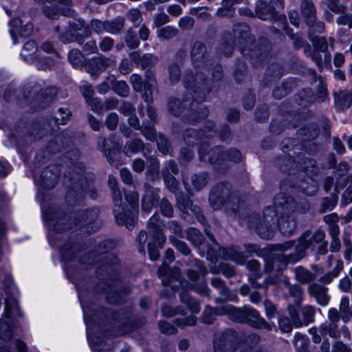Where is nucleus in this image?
Returning a JSON list of instances; mask_svg holds the SVG:
<instances>
[{
    "instance_id": "f257e3e1",
    "label": "nucleus",
    "mask_w": 352,
    "mask_h": 352,
    "mask_svg": "<svg viewBox=\"0 0 352 352\" xmlns=\"http://www.w3.org/2000/svg\"><path fill=\"white\" fill-rule=\"evenodd\" d=\"M325 233L322 230H318L312 234L307 231L299 238L298 243L295 248V253L289 256L278 255L273 257L272 260H267L265 265V271L271 272L274 268L277 267V273L282 270V265L285 266L288 263H296L305 256V252L307 249L312 247L314 243H320L318 252L324 254L327 252V243L324 241Z\"/></svg>"
},
{
    "instance_id": "f03ea898",
    "label": "nucleus",
    "mask_w": 352,
    "mask_h": 352,
    "mask_svg": "<svg viewBox=\"0 0 352 352\" xmlns=\"http://www.w3.org/2000/svg\"><path fill=\"white\" fill-rule=\"evenodd\" d=\"M281 212L278 219L280 231L285 235L292 234L296 228V221L293 214L287 210H282L281 205L276 201L275 207H268L263 211V221L256 227L258 234L264 239H269L273 236V227L275 225L277 212Z\"/></svg>"
},
{
    "instance_id": "7ed1b4c3",
    "label": "nucleus",
    "mask_w": 352,
    "mask_h": 352,
    "mask_svg": "<svg viewBox=\"0 0 352 352\" xmlns=\"http://www.w3.org/2000/svg\"><path fill=\"white\" fill-rule=\"evenodd\" d=\"M108 184L112 191V197L116 208L113 210L116 222L120 225H124L129 230L131 229L137 221V203L139 196L137 192H131L130 197L126 196V199L129 202V208L122 206V195L116 188L117 179L113 176H109Z\"/></svg>"
},
{
    "instance_id": "20e7f679",
    "label": "nucleus",
    "mask_w": 352,
    "mask_h": 352,
    "mask_svg": "<svg viewBox=\"0 0 352 352\" xmlns=\"http://www.w3.org/2000/svg\"><path fill=\"white\" fill-rule=\"evenodd\" d=\"M219 314L228 315L230 320L237 322H246L252 327L263 328L269 331L272 329V325L260 317L256 310L248 306L240 309L225 305L220 307Z\"/></svg>"
},
{
    "instance_id": "39448f33",
    "label": "nucleus",
    "mask_w": 352,
    "mask_h": 352,
    "mask_svg": "<svg viewBox=\"0 0 352 352\" xmlns=\"http://www.w3.org/2000/svg\"><path fill=\"white\" fill-rule=\"evenodd\" d=\"M328 317L331 322V323L322 324L318 329L316 328H311L309 329V333L312 335V340L314 342H320L322 338L324 340L327 335L331 338H336L338 336L339 331L336 325L334 324L340 318L338 311L334 308L330 309L328 312Z\"/></svg>"
},
{
    "instance_id": "423d86ee",
    "label": "nucleus",
    "mask_w": 352,
    "mask_h": 352,
    "mask_svg": "<svg viewBox=\"0 0 352 352\" xmlns=\"http://www.w3.org/2000/svg\"><path fill=\"white\" fill-rule=\"evenodd\" d=\"M174 252L171 249L166 250L165 252V261L158 270L159 276L164 285H170L172 289L177 286L176 283L182 285L180 281V272L177 269H170L167 263L174 260Z\"/></svg>"
},
{
    "instance_id": "0eeeda50",
    "label": "nucleus",
    "mask_w": 352,
    "mask_h": 352,
    "mask_svg": "<svg viewBox=\"0 0 352 352\" xmlns=\"http://www.w3.org/2000/svg\"><path fill=\"white\" fill-rule=\"evenodd\" d=\"M206 151V148H201L199 149L200 159L203 161H208L211 164L218 163L221 159L224 160L226 156L228 157L230 160L234 162H239L241 158V153L237 150H232L229 154H226L222 152L220 148H215L208 152V157H206L205 155V151Z\"/></svg>"
},
{
    "instance_id": "6e6552de",
    "label": "nucleus",
    "mask_w": 352,
    "mask_h": 352,
    "mask_svg": "<svg viewBox=\"0 0 352 352\" xmlns=\"http://www.w3.org/2000/svg\"><path fill=\"white\" fill-rule=\"evenodd\" d=\"M179 295L181 300L187 305L191 314L187 318L182 320L181 323L179 319H177L175 322L178 326L194 325L196 323L195 314L199 313L200 311L199 304L197 300L191 299L188 292L186 291H182L180 292Z\"/></svg>"
},
{
    "instance_id": "1a4fd4ad",
    "label": "nucleus",
    "mask_w": 352,
    "mask_h": 352,
    "mask_svg": "<svg viewBox=\"0 0 352 352\" xmlns=\"http://www.w3.org/2000/svg\"><path fill=\"white\" fill-rule=\"evenodd\" d=\"M78 24H76L72 29L67 32L65 34L60 36V41L64 43L76 41L79 44H82V41L80 38L82 34L85 36L88 37L91 34V32L89 27L85 26L84 24L78 21Z\"/></svg>"
},
{
    "instance_id": "9d476101",
    "label": "nucleus",
    "mask_w": 352,
    "mask_h": 352,
    "mask_svg": "<svg viewBox=\"0 0 352 352\" xmlns=\"http://www.w3.org/2000/svg\"><path fill=\"white\" fill-rule=\"evenodd\" d=\"M116 61L113 59L105 58L102 56L92 58L86 66V69L91 75H96L108 67L115 66Z\"/></svg>"
},
{
    "instance_id": "9b49d317",
    "label": "nucleus",
    "mask_w": 352,
    "mask_h": 352,
    "mask_svg": "<svg viewBox=\"0 0 352 352\" xmlns=\"http://www.w3.org/2000/svg\"><path fill=\"white\" fill-rule=\"evenodd\" d=\"M199 269V274L196 271L190 270L187 272L189 280L192 282L191 287L193 289L201 295L208 296V289L206 286V283L204 280H201L199 284L196 283V281L199 279V274L202 276H205L207 273V270L202 266L201 264L198 265Z\"/></svg>"
},
{
    "instance_id": "f8f14e48",
    "label": "nucleus",
    "mask_w": 352,
    "mask_h": 352,
    "mask_svg": "<svg viewBox=\"0 0 352 352\" xmlns=\"http://www.w3.org/2000/svg\"><path fill=\"white\" fill-rule=\"evenodd\" d=\"M288 311L292 318V322L287 318H282L278 321L279 327L283 332H290L292 329V324L296 327H300L303 323L299 318L296 307L292 305H288Z\"/></svg>"
},
{
    "instance_id": "ddd939ff",
    "label": "nucleus",
    "mask_w": 352,
    "mask_h": 352,
    "mask_svg": "<svg viewBox=\"0 0 352 352\" xmlns=\"http://www.w3.org/2000/svg\"><path fill=\"white\" fill-rule=\"evenodd\" d=\"M162 226L159 222V215L153 214L148 220V228L160 247L166 241V236L162 233Z\"/></svg>"
},
{
    "instance_id": "4468645a",
    "label": "nucleus",
    "mask_w": 352,
    "mask_h": 352,
    "mask_svg": "<svg viewBox=\"0 0 352 352\" xmlns=\"http://www.w3.org/2000/svg\"><path fill=\"white\" fill-rule=\"evenodd\" d=\"M327 288L314 283L308 287L309 294L314 297L317 302L321 306H326L329 303V298L327 294Z\"/></svg>"
},
{
    "instance_id": "2eb2a0df",
    "label": "nucleus",
    "mask_w": 352,
    "mask_h": 352,
    "mask_svg": "<svg viewBox=\"0 0 352 352\" xmlns=\"http://www.w3.org/2000/svg\"><path fill=\"white\" fill-rule=\"evenodd\" d=\"M280 199H283L282 195L276 196V201L278 202L279 205H281V209L287 210L289 212H292L293 215L296 212L304 213L309 209V205L307 202L301 203L300 206H298L292 199H287L284 202L280 201Z\"/></svg>"
},
{
    "instance_id": "dca6fc26",
    "label": "nucleus",
    "mask_w": 352,
    "mask_h": 352,
    "mask_svg": "<svg viewBox=\"0 0 352 352\" xmlns=\"http://www.w3.org/2000/svg\"><path fill=\"white\" fill-rule=\"evenodd\" d=\"M144 136L151 141L156 140L159 150L164 154L168 152V146L167 140L163 137L160 136L158 139L156 138V133L153 128H144L142 130Z\"/></svg>"
},
{
    "instance_id": "f3484780",
    "label": "nucleus",
    "mask_w": 352,
    "mask_h": 352,
    "mask_svg": "<svg viewBox=\"0 0 352 352\" xmlns=\"http://www.w3.org/2000/svg\"><path fill=\"white\" fill-rule=\"evenodd\" d=\"M327 6L331 11L335 13L341 14V16L338 19V22L339 23L348 25L350 27H352V21H350L349 16L345 14L344 8L340 5L336 0L328 1Z\"/></svg>"
},
{
    "instance_id": "a211bd4d",
    "label": "nucleus",
    "mask_w": 352,
    "mask_h": 352,
    "mask_svg": "<svg viewBox=\"0 0 352 352\" xmlns=\"http://www.w3.org/2000/svg\"><path fill=\"white\" fill-rule=\"evenodd\" d=\"M274 8L268 5L265 1H259L256 5V14L257 16L262 19L266 20L270 17L275 16Z\"/></svg>"
},
{
    "instance_id": "6ab92c4d",
    "label": "nucleus",
    "mask_w": 352,
    "mask_h": 352,
    "mask_svg": "<svg viewBox=\"0 0 352 352\" xmlns=\"http://www.w3.org/2000/svg\"><path fill=\"white\" fill-rule=\"evenodd\" d=\"M158 198V192L156 189L148 190L142 198V211L146 213L151 212Z\"/></svg>"
},
{
    "instance_id": "aec40b11",
    "label": "nucleus",
    "mask_w": 352,
    "mask_h": 352,
    "mask_svg": "<svg viewBox=\"0 0 352 352\" xmlns=\"http://www.w3.org/2000/svg\"><path fill=\"white\" fill-rule=\"evenodd\" d=\"M219 254L224 259L232 260L237 263H242L244 261V256L239 252L238 247L221 248Z\"/></svg>"
},
{
    "instance_id": "412c9836",
    "label": "nucleus",
    "mask_w": 352,
    "mask_h": 352,
    "mask_svg": "<svg viewBox=\"0 0 352 352\" xmlns=\"http://www.w3.org/2000/svg\"><path fill=\"white\" fill-rule=\"evenodd\" d=\"M204 78L202 75H196L195 78L193 81V85L186 81V87L188 89L191 90L196 94V96L194 97V100L197 101L198 102H201L204 100L205 94L202 93H199V91L201 89L203 86Z\"/></svg>"
},
{
    "instance_id": "4be33fe9",
    "label": "nucleus",
    "mask_w": 352,
    "mask_h": 352,
    "mask_svg": "<svg viewBox=\"0 0 352 352\" xmlns=\"http://www.w3.org/2000/svg\"><path fill=\"white\" fill-rule=\"evenodd\" d=\"M301 10L305 17L307 18V23L309 25H314L316 22V9L311 0H302Z\"/></svg>"
},
{
    "instance_id": "5701e85b",
    "label": "nucleus",
    "mask_w": 352,
    "mask_h": 352,
    "mask_svg": "<svg viewBox=\"0 0 352 352\" xmlns=\"http://www.w3.org/2000/svg\"><path fill=\"white\" fill-rule=\"evenodd\" d=\"M206 47L201 43H197L192 49V60L194 65L204 63Z\"/></svg>"
},
{
    "instance_id": "b1692460",
    "label": "nucleus",
    "mask_w": 352,
    "mask_h": 352,
    "mask_svg": "<svg viewBox=\"0 0 352 352\" xmlns=\"http://www.w3.org/2000/svg\"><path fill=\"white\" fill-rule=\"evenodd\" d=\"M296 279L301 283H307L316 278V275L301 266L294 269Z\"/></svg>"
},
{
    "instance_id": "393cba45",
    "label": "nucleus",
    "mask_w": 352,
    "mask_h": 352,
    "mask_svg": "<svg viewBox=\"0 0 352 352\" xmlns=\"http://www.w3.org/2000/svg\"><path fill=\"white\" fill-rule=\"evenodd\" d=\"M41 48L43 51L46 52L47 53L52 54V57L47 56L45 58V60L47 61L46 64L38 66L39 68L45 69L54 64V60L58 57V54L54 50V48L50 42L46 41L43 43Z\"/></svg>"
},
{
    "instance_id": "a878e982",
    "label": "nucleus",
    "mask_w": 352,
    "mask_h": 352,
    "mask_svg": "<svg viewBox=\"0 0 352 352\" xmlns=\"http://www.w3.org/2000/svg\"><path fill=\"white\" fill-rule=\"evenodd\" d=\"M37 51V45L34 41H29L25 43L21 52V56L30 62L34 59V54Z\"/></svg>"
},
{
    "instance_id": "bb28decb",
    "label": "nucleus",
    "mask_w": 352,
    "mask_h": 352,
    "mask_svg": "<svg viewBox=\"0 0 352 352\" xmlns=\"http://www.w3.org/2000/svg\"><path fill=\"white\" fill-rule=\"evenodd\" d=\"M155 87V80L153 78H149L146 82L144 83V87L142 91V96L144 100L148 104L153 100V92Z\"/></svg>"
},
{
    "instance_id": "cd10ccee",
    "label": "nucleus",
    "mask_w": 352,
    "mask_h": 352,
    "mask_svg": "<svg viewBox=\"0 0 352 352\" xmlns=\"http://www.w3.org/2000/svg\"><path fill=\"white\" fill-rule=\"evenodd\" d=\"M343 270V262L339 259L336 261V265L332 271L325 274L320 279L324 283H329L333 278L337 277Z\"/></svg>"
},
{
    "instance_id": "c85d7f7f",
    "label": "nucleus",
    "mask_w": 352,
    "mask_h": 352,
    "mask_svg": "<svg viewBox=\"0 0 352 352\" xmlns=\"http://www.w3.org/2000/svg\"><path fill=\"white\" fill-rule=\"evenodd\" d=\"M242 0H223L222 8L217 10L219 16H232L234 11L232 9L233 5L240 3Z\"/></svg>"
},
{
    "instance_id": "c756f323",
    "label": "nucleus",
    "mask_w": 352,
    "mask_h": 352,
    "mask_svg": "<svg viewBox=\"0 0 352 352\" xmlns=\"http://www.w3.org/2000/svg\"><path fill=\"white\" fill-rule=\"evenodd\" d=\"M142 148V142L139 139H134L126 142L124 147V153L126 155H131L139 152Z\"/></svg>"
},
{
    "instance_id": "7c9ffc66",
    "label": "nucleus",
    "mask_w": 352,
    "mask_h": 352,
    "mask_svg": "<svg viewBox=\"0 0 352 352\" xmlns=\"http://www.w3.org/2000/svg\"><path fill=\"white\" fill-rule=\"evenodd\" d=\"M68 59L74 67H79L84 61V57L78 50H72L69 52Z\"/></svg>"
},
{
    "instance_id": "2f4dec72",
    "label": "nucleus",
    "mask_w": 352,
    "mask_h": 352,
    "mask_svg": "<svg viewBox=\"0 0 352 352\" xmlns=\"http://www.w3.org/2000/svg\"><path fill=\"white\" fill-rule=\"evenodd\" d=\"M124 19L118 18L113 21L106 22V32L115 34L118 32L124 26Z\"/></svg>"
},
{
    "instance_id": "473e14b6",
    "label": "nucleus",
    "mask_w": 352,
    "mask_h": 352,
    "mask_svg": "<svg viewBox=\"0 0 352 352\" xmlns=\"http://www.w3.org/2000/svg\"><path fill=\"white\" fill-rule=\"evenodd\" d=\"M287 285L289 295L290 296L294 298V302L296 303L295 307L297 308V307L300 305L301 302L302 295V289L298 285H290L289 283H287Z\"/></svg>"
},
{
    "instance_id": "72a5a7b5",
    "label": "nucleus",
    "mask_w": 352,
    "mask_h": 352,
    "mask_svg": "<svg viewBox=\"0 0 352 352\" xmlns=\"http://www.w3.org/2000/svg\"><path fill=\"white\" fill-rule=\"evenodd\" d=\"M187 237L188 239L192 241L195 245H201L204 239V237L199 230L194 228L188 230Z\"/></svg>"
},
{
    "instance_id": "f704fd0d",
    "label": "nucleus",
    "mask_w": 352,
    "mask_h": 352,
    "mask_svg": "<svg viewBox=\"0 0 352 352\" xmlns=\"http://www.w3.org/2000/svg\"><path fill=\"white\" fill-rule=\"evenodd\" d=\"M211 283L212 286L219 289V292L221 296V300H230V298L228 297V289L224 286V283L223 281L219 278H213L211 280Z\"/></svg>"
},
{
    "instance_id": "c9c22d12",
    "label": "nucleus",
    "mask_w": 352,
    "mask_h": 352,
    "mask_svg": "<svg viewBox=\"0 0 352 352\" xmlns=\"http://www.w3.org/2000/svg\"><path fill=\"white\" fill-rule=\"evenodd\" d=\"M177 33V30L171 26H166L157 30V34L158 38L164 39H169L175 36Z\"/></svg>"
},
{
    "instance_id": "e433bc0d",
    "label": "nucleus",
    "mask_w": 352,
    "mask_h": 352,
    "mask_svg": "<svg viewBox=\"0 0 352 352\" xmlns=\"http://www.w3.org/2000/svg\"><path fill=\"white\" fill-rule=\"evenodd\" d=\"M208 179L206 173H201L200 175H195L192 177V184L194 188L199 190L206 186L207 184Z\"/></svg>"
},
{
    "instance_id": "4c0bfd02",
    "label": "nucleus",
    "mask_w": 352,
    "mask_h": 352,
    "mask_svg": "<svg viewBox=\"0 0 352 352\" xmlns=\"http://www.w3.org/2000/svg\"><path fill=\"white\" fill-rule=\"evenodd\" d=\"M340 311L342 314V319L346 321L349 315V299L348 297H342L340 303Z\"/></svg>"
},
{
    "instance_id": "58836bf2",
    "label": "nucleus",
    "mask_w": 352,
    "mask_h": 352,
    "mask_svg": "<svg viewBox=\"0 0 352 352\" xmlns=\"http://www.w3.org/2000/svg\"><path fill=\"white\" fill-rule=\"evenodd\" d=\"M209 201L212 208L219 209L223 203V199L217 195L215 189H213L210 194Z\"/></svg>"
},
{
    "instance_id": "ea45409f",
    "label": "nucleus",
    "mask_w": 352,
    "mask_h": 352,
    "mask_svg": "<svg viewBox=\"0 0 352 352\" xmlns=\"http://www.w3.org/2000/svg\"><path fill=\"white\" fill-rule=\"evenodd\" d=\"M169 79L172 83L177 82L180 79V69L178 65L173 64L168 69Z\"/></svg>"
},
{
    "instance_id": "a19ab883",
    "label": "nucleus",
    "mask_w": 352,
    "mask_h": 352,
    "mask_svg": "<svg viewBox=\"0 0 352 352\" xmlns=\"http://www.w3.org/2000/svg\"><path fill=\"white\" fill-rule=\"evenodd\" d=\"M113 87L115 91L121 96H126L129 94V89L124 81L117 82Z\"/></svg>"
},
{
    "instance_id": "79ce46f5",
    "label": "nucleus",
    "mask_w": 352,
    "mask_h": 352,
    "mask_svg": "<svg viewBox=\"0 0 352 352\" xmlns=\"http://www.w3.org/2000/svg\"><path fill=\"white\" fill-rule=\"evenodd\" d=\"M303 322L307 324L314 321V310L311 306H306L302 308Z\"/></svg>"
},
{
    "instance_id": "37998d69",
    "label": "nucleus",
    "mask_w": 352,
    "mask_h": 352,
    "mask_svg": "<svg viewBox=\"0 0 352 352\" xmlns=\"http://www.w3.org/2000/svg\"><path fill=\"white\" fill-rule=\"evenodd\" d=\"M87 103L91 107L95 112L100 113L104 110L103 104L97 98H90L86 100Z\"/></svg>"
},
{
    "instance_id": "c03bdc74",
    "label": "nucleus",
    "mask_w": 352,
    "mask_h": 352,
    "mask_svg": "<svg viewBox=\"0 0 352 352\" xmlns=\"http://www.w3.org/2000/svg\"><path fill=\"white\" fill-rule=\"evenodd\" d=\"M160 210L162 213L166 217H171L173 212V209L171 204L166 199H162L160 202Z\"/></svg>"
},
{
    "instance_id": "a18cd8bd",
    "label": "nucleus",
    "mask_w": 352,
    "mask_h": 352,
    "mask_svg": "<svg viewBox=\"0 0 352 352\" xmlns=\"http://www.w3.org/2000/svg\"><path fill=\"white\" fill-rule=\"evenodd\" d=\"M115 78L111 76L107 81L102 82L97 87L98 91L101 94H105L113 86Z\"/></svg>"
},
{
    "instance_id": "49530a36",
    "label": "nucleus",
    "mask_w": 352,
    "mask_h": 352,
    "mask_svg": "<svg viewBox=\"0 0 352 352\" xmlns=\"http://www.w3.org/2000/svg\"><path fill=\"white\" fill-rule=\"evenodd\" d=\"M169 111L173 115H179L182 112V106L181 102L177 99H171L168 102Z\"/></svg>"
},
{
    "instance_id": "de8ad7c7",
    "label": "nucleus",
    "mask_w": 352,
    "mask_h": 352,
    "mask_svg": "<svg viewBox=\"0 0 352 352\" xmlns=\"http://www.w3.org/2000/svg\"><path fill=\"white\" fill-rule=\"evenodd\" d=\"M125 41L127 46L131 48H136L140 44L139 41L135 36V34L131 30L127 32Z\"/></svg>"
},
{
    "instance_id": "09e8293b",
    "label": "nucleus",
    "mask_w": 352,
    "mask_h": 352,
    "mask_svg": "<svg viewBox=\"0 0 352 352\" xmlns=\"http://www.w3.org/2000/svg\"><path fill=\"white\" fill-rule=\"evenodd\" d=\"M164 179L167 188L171 192H175L177 190L178 183L173 175L167 174L164 176Z\"/></svg>"
},
{
    "instance_id": "8fccbe9b",
    "label": "nucleus",
    "mask_w": 352,
    "mask_h": 352,
    "mask_svg": "<svg viewBox=\"0 0 352 352\" xmlns=\"http://www.w3.org/2000/svg\"><path fill=\"white\" fill-rule=\"evenodd\" d=\"M130 82L133 86V88L136 91H142V88L144 87V84L140 76L137 74H132L131 76Z\"/></svg>"
},
{
    "instance_id": "3c124183",
    "label": "nucleus",
    "mask_w": 352,
    "mask_h": 352,
    "mask_svg": "<svg viewBox=\"0 0 352 352\" xmlns=\"http://www.w3.org/2000/svg\"><path fill=\"white\" fill-rule=\"evenodd\" d=\"M118 123V116L115 113H110L107 118L106 125L110 130H114Z\"/></svg>"
},
{
    "instance_id": "603ef678",
    "label": "nucleus",
    "mask_w": 352,
    "mask_h": 352,
    "mask_svg": "<svg viewBox=\"0 0 352 352\" xmlns=\"http://www.w3.org/2000/svg\"><path fill=\"white\" fill-rule=\"evenodd\" d=\"M170 240L171 241L173 245L182 254L185 255L189 254L190 250L184 242L175 240L172 237L170 238Z\"/></svg>"
},
{
    "instance_id": "864d4df0",
    "label": "nucleus",
    "mask_w": 352,
    "mask_h": 352,
    "mask_svg": "<svg viewBox=\"0 0 352 352\" xmlns=\"http://www.w3.org/2000/svg\"><path fill=\"white\" fill-rule=\"evenodd\" d=\"M127 17L134 25L140 23L142 21L141 12L135 9L129 11Z\"/></svg>"
},
{
    "instance_id": "5fc2aeb1",
    "label": "nucleus",
    "mask_w": 352,
    "mask_h": 352,
    "mask_svg": "<svg viewBox=\"0 0 352 352\" xmlns=\"http://www.w3.org/2000/svg\"><path fill=\"white\" fill-rule=\"evenodd\" d=\"M90 24L94 31L98 34L106 32V23H102L98 20H92Z\"/></svg>"
},
{
    "instance_id": "6e6d98bb",
    "label": "nucleus",
    "mask_w": 352,
    "mask_h": 352,
    "mask_svg": "<svg viewBox=\"0 0 352 352\" xmlns=\"http://www.w3.org/2000/svg\"><path fill=\"white\" fill-rule=\"evenodd\" d=\"M314 45L316 50L324 52L327 49V42L324 37H318L314 39Z\"/></svg>"
},
{
    "instance_id": "4d7b16f0",
    "label": "nucleus",
    "mask_w": 352,
    "mask_h": 352,
    "mask_svg": "<svg viewBox=\"0 0 352 352\" xmlns=\"http://www.w3.org/2000/svg\"><path fill=\"white\" fill-rule=\"evenodd\" d=\"M43 13L47 18L52 19H55L59 16V11L52 6L44 7Z\"/></svg>"
},
{
    "instance_id": "13d9d810",
    "label": "nucleus",
    "mask_w": 352,
    "mask_h": 352,
    "mask_svg": "<svg viewBox=\"0 0 352 352\" xmlns=\"http://www.w3.org/2000/svg\"><path fill=\"white\" fill-rule=\"evenodd\" d=\"M98 211L97 209H91L87 210L83 215V221L87 223L94 222L98 217Z\"/></svg>"
},
{
    "instance_id": "bf43d9fd",
    "label": "nucleus",
    "mask_w": 352,
    "mask_h": 352,
    "mask_svg": "<svg viewBox=\"0 0 352 352\" xmlns=\"http://www.w3.org/2000/svg\"><path fill=\"white\" fill-rule=\"evenodd\" d=\"M159 328L162 333L173 334L175 332V327L170 323L160 321L159 322Z\"/></svg>"
},
{
    "instance_id": "052dcab7",
    "label": "nucleus",
    "mask_w": 352,
    "mask_h": 352,
    "mask_svg": "<svg viewBox=\"0 0 352 352\" xmlns=\"http://www.w3.org/2000/svg\"><path fill=\"white\" fill-rule=\"evenodd\" d=\"M113 45V40L110 37H104L100 43V48L103 52L109 51Z\"/></svg>"
},
{
    "instance_id": "680f3d73",
    "label": "nucleus",
    "mask_w": 352,
    "mask_h": 352,
    "mask_svg": "<svg viewBox=\"0 0 352 352\" xmlns=\"http://www.w3.org/2000/svg\"><path fill=\"white\" fill-rule=\"evenodd\" d=\"M80 90L86 100L93 96L94 90L87 82L82 83L80 86Z\"/></svg>"
},
{
    "instance_id": "e2e57ef3",
    "label": "nucleus",
    "mask_w": 352,
    "mask_h": 352,
    "mask_svg": "<svg viewBox=\"0 0 352 352\" xmlns=\"http://www.w3.org/2000/svg\"><path fill=\"white\" fill-rule=\"evenodd\" d=\"M339 288L344 292H348L351 288V281L349 277L344 276L340 280Z\"/></svg>"
},
{
    "instance_id": "0e129e2a",
    "label": "nucleus",
    "mask_w": 352,
    "mask_h": 352,
    "mask_svg": "<svg viewBox=\"0 0 352 352\" xmlns=\"http://www.w3.org/2000/svg\"><path fill=\"white\" fill-rule=\"evenodd\" d=\"M118 109L121 113L129 115L134 111L135 108L129 102H122L118 106Z\"/></svg>"
},
{
    "instance_id": "69168bd1",
    "label": "nucleus",
    "mask_w": 352,
    "mask_h": 352,
    "mask_svg": "<svg viewBox=\"0 0 352 352\" xmlns=\"http://www.w3.org/2000/svg\"><path fill=\"white\" fill-rule=\"evenodd\" d=\"M169 21L168 16L164 13L157 14L154 19V23L157 27H160Z\"/></svg>"
},
{
    "instance_id": "338daca9",
    "label": "nucleus",
    "mask_w": 352,
    "mask_h": 352,
    "mask_svg": "<svg viewBox=\"0 0 352 352\" xmlns=\"http://www.w3.org/2000/svg\"><path fill=\"white\" fill-rule=\"evenodd\" d=\"M264 307L265 309L266 315L268 318H273L276 314V308L274 305L268 300L265 301Z\"/></svg>"
},
{
    "instance_id": "774afa93",
    "label": "nucleus",
    "mask_w": 352,
    "mask_h": 352,
    "mask_svg": "<svg viewBox=\"0 0 352 352\" xmlns=\"http://www.w3.org/2000/svg\"><path fill=\"white\" fill-rule=\"evenodd\" d=\"M148 251L149 257L152 261H155L159 258L160 253L158 248L152 243H148Z\"/></svg>"
}]
</instances>
